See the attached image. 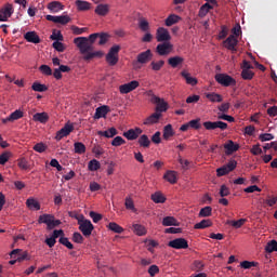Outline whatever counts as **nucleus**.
I'll list each match as a JSON object with an SVG mask.
<instances>
[{"label": "nucleus", "mask_w": 277, "mask_h": 277, "mask_svg": "<svg viewBox=\"0 0 277 277\" xmlns=\"http://www.w3.org/2000/svg\"><path fill=\"white\" fill-rule=\"evenodd\" d=\"M96 38H98V32L92 34L87 37H77L74 39V43L79 48V51L83 56L85 62H90V60H94V57H103V51H94V42H96Z\"/></svg>", "instance_id": "f257e3e1"}, {"label": "nucleus", "mask_w": 277, "mask_h": 277, "mask_svg": "<svg viewBox=\"0 0 277 277\" xmlns=\"http://www.w3.org/2000/svg\"><path fill=\"white\" fill-rule=\"evenodd\" d=\"M39 224H47L48 230H53V228H57L62 221L55 220V216L52 214H42L38 219Z\"/></svg>", "instance_id": "f03ea898"}, {"label": "nucleus", "mask_w": 277, "mask_h": 277, "mask_svg": "<svg viewBox=\"0 0 277 277\" xmlns=\"http://www.w3.org/2000/svg\"><path fill=\"white\" fill-rule=\"evenodd\" d=\"M214 79L216 82L220 83V85H224V88H230V85H237V80H235V78L230 77L227 74H216L214 76Z\"/></svg>", "instance_id": "7ed1b4c3"}, {"label": "nucleus", "mask_w": 277, "mask_h": 277, "mask_svg": "<svg viewBox=\"0 0 277 277\" xmlns=\"http://www.w3.org/2000/svg\"><path fill=\"white\" fill-rule=\"evenodd\" d=\"M118 53H120V45L115 44L113 45L108 53L106 54V62L107 64H109L110 66H116V64H118Z\"/></svg>", "instance_id": "20e7f679"}, {"label": "nucleus", "mask_w": 277, "mask_h": 277, "mask_svg": "<svg viewBox=\"0 0 277 277\" xmlns=\"http://www.w3.org/2000/svg\"><path fill=\"white\" fill-rule=\"evenodd\" d=\"M153 60V51L150 49L141 52L136 56V61L133 62L134 68H140L137 64H148Z\"/></svg>", "instance_id": "39448f33"}, {"label": "nucleus", "mask_w": 277, "mask_h": 277, "mask_svg": "<svg viewBox=\"0 0 277 277\" xmlns=\"http://www.w3.org/2000/svg\"><path fill=\"white\" fill-rule=\"evenodd\" d=\"M150 103H154V105H157L156 113L163 114V111H168V102H166V100L157 95H151Z\"/></svg>", "instance_id": "423d86ee"}, {"label": "nucleus", "mask_w": 277, "mask_h": 277, "mask_svg": "<svg viewBox=\"0 0 277 277\" xmlns=\"http://www.w3.org/2000/svg\"><path fill=\"white\" fill-rule=\"evenodd\" d=\"M203 127L207 131H215V129L226 131V129H228V123L224 121H205Z\"/></svg>", "instance_id": "0eeeda50"}, {"label": "nucleus", "mask_w": 277, "mask_h": 277, "mask_svg": "<svg viewBox=\"0 0 277 277\" xmlns=\"http://www.w3.org/2000/svg\"><path fill=\"white\" fill-rule=\"evenodd\" d=\"M79 230H81L84 237H90L92 235V230H94V225L92 224L91 220H87L85 217L78 223Z\"/></svg>", "instance_id": "6e6552de"}, {"label": "nucleus", "mask_w": 277, "mask_h": 277, "mask_svg": "<svg viewBox=\"0 0 277 277\" xmlns=\"http://www.w3.org/2000/svg\"><path fill=\"white\" fill-rule=\"evenodd\" d=\"M168 246L174 250H187V248H189V243L185 238H175L170 240Z\"/></svg>", "instance_id": "1a4fd4ad"}, {"label": "nucleus", "mask_w": 277, "mask_h": 277, "mask_svg": "<svg viewBox=\"0 0 277 277\" xmlns=\"http://www.w3.org/2000/svg\"><path fill=\"white\" fill-rule=\"evenodd\" d=\"M239 44V40L235 35H229L227 39L223 41V47L227 49V51H232V53H235L237 51V45Z\"/></svg>", "instance_id": "9d476101"}, {"label": "nucleus", "mask_w": 277, "mask_h": 277, "mask_svg": "<svg viewBox=\"0 0 277 277\" xmlns=\"http://www.w3.org/2000/svg\"><path fill=\"white\" fill-rule=\"evenodd\" d=\"M14 14V6L11 3H6L0 9V23H5Z\"/></svg>", "instance_id": "9b49d317"}, {"label": "nucleus", "mask_w": 277, "mask_h": 277, "mask_svg": "<svg viewBox=\"0 0 277 277\" xmlns=\"http://www.w3.org/2000/svg\"><path fill=\"white\" fill-rule=\"evenodd\" d=\"M173 49H174V45H172V43L162 42L156 47V52L158 53V55L166 56V55H170Z\"/></svg>", "instance_id": "f8f14e48"}, {"label": "nucleus", "mask_w": 277, "mask_h": 277, "mask_svg": "<svg viewBox=\"0 0 277 277\" xmlns=\"http://www.w3.org/2000/svg\"><path fill=\"white\" fill-rule=\"evenodd\" d=\"M72 131H75V126L66 123L60 131L56 132L55 140L60 142L61 140H64V137H68V134L72 133Z\"/></svg>", "instance_id": "ddd939ff"}, {"label": "nucleus", "mask_w": 277, "mask_h": 277, "mask_svg": "<svg viewBox=\"0 0 277 277\" xmlns=\"http://www.w3.org/2000/svg\"><path fill=\"white\" fill-rule=\"evenodd\" d=\"M156 40L157 42H170L172 37L170 36V31L163 27H159L156 31Z\"/></svg>", "instance_id": "4468645a"}, {"label": "nucleus", "mask_w": 277, "mask_h": 277, "mask_svg": "<svg viewBox=\"0 0 277 277\" xmlns=\"http://www.w3.org/2000/svg\"><path fill=\"white\" fill-rule=\"evenodd\" d=\"M136 88H140V82L137 80H132L131 82L121 84L119 87V92L120 94H129V92H133Z\"/></svg>", "instance_id": "2eb2a0df"}, {"label": "nucleus", "mask_w": 277, "mask_h": 277, "mask_svg": "<svg viewBox=\"0 0 277 277\" xmlns=\"http://www.w3.org/2000/svg\"><path fill=\"white\" fill-rule=\"evenodd\" d=\"M45 18L51 23H58L60 25H68L70 23V16L68 15H47Z\"/></svg>", "instance_id": "dca6fc26"}, {"label": "nucleus", "mask_w": 277, "mask_h": 277, "mask_svg": "<svg viewBox=\"0 0 277 277\" xmlns=\"http://www.w3.org/2000/svg\"><path fill=\"white\" fill-rule=\"evenodd\" d=\"M111 111L109 106L103 105L95 109V114L93 116L94 120H101V118H105V116L108 115V113Z\"/></svg>", "instance_id": "f3484780"}, {"label": "nucleus", "mask_w": 277, "mask_h": 277, "mask_svg": "<svg viewBox=\"0 0 277 277\" xmlns=\"http://www.w3.org/2000/svg\"><path fill=\"white\" fill-rule=\"evenodd\" d=\"M143 131L140 128L130 129L127 132H123V137H127V140L133 141L137 140L140 135H142Z\"/></svg>", "instance_id": "a211bd4d"}, {"label": "nucleus", "mask_w": 277, "mask_h": 277, "mask_svg": "<svg viewBox=\"0 0 277 277\" xmlns=\"http://www.w3.org/2000/svg\"><path fill=\"white\" fill-rule=\"evenodd\" d=\"M24 38L27 42L32 44H40V36L36 31H28L24 35Z\"/></svg>", "instance_id": "6ab92c4d"}, {"label": "nucleus", "mask_w": 277, "mask_h": 277, "mask_svg": "<svg viewBox=\"0 0 277 277\" xmlns=\"http://www.w3.org/2000/svg\"><path fill=\"white\" fill-rule=\"evenodd\" d=\"M161 119V113H154L151 114L149 117H147L143 124L145 126H150V124H157V122H159V120Z\"/></svg>", "instance_id": "aec40b11"}, {"label": "nucleus", "mask_w": 277, "mask_h": 277, "mask_svg": "<svg viewBox=\"0 0 277 277\" xmlns=\"http://www.w3.org/2000/svg\"><path fill=\"white\" fill-rule=\"evenodd\" d=\"M224 148L226 150V155H233V153H237V150H239V144H235V142L229 140L224 144Z\"/></svg>", "instance_id": "412c9836"}, {"label": "nucleus", "mask_w": 277, "mask_h": 277, "mask_svg": "<svg viewBox=\"0 0 277 277\" xmlns=\"http://www.w3.org/2000/svg\"><path fill=\"white\" fill-rule=\"evenodd\" d=\"M109 4H97L95 8V14H97V16H107V14H109Z\"/></svg>", "instance_id": "4be33fe9"}, {"label": "nucleus", "mask_w": 277, "mask_h": 277, "mask_svg": "<svg viewBox=\"0 0 277 277\" xmlns=\"http://www.w3.org/2000/svg\"><path fill=\"white\" fill-rule=\"evenodd\" d=\"M184 62L185 58H183L182 56H173L168 58V64L169 66H171V68H179V66H181V64H183Z\"/></svg>", "instance_id": "5701e85b"}, {"label": "nucleus", "mask_w": 277, "mask_h": 277, "mask_svg": "<svg viewBox=\"0 0 277 277\" xmlns=\"http://www.w3.org/2000/svg\"><path fill=\"white\" fill-rule=\"evenodd\" d=\"M32 120L35 122H41V124H47V122H49V114H47V113H36L32 116Z\"/></svg>", "instance_id": "b1692460"}, {"label": "nucleus", "mask_w": 277, "mask_h": 277, "mask_svg": "<svg viewBox=\"0 0 277 277\" xmlns=\"http://www.w3.org/2000/svg\"><path fill=\"white\" fill-rule=\"evenodd\" d=\"M277 203V196L267 195L265 199H262V207L267 209V207H274Z\"/></svg>", "instance_id": "393cba45"}, {"label": "nucleus", "mask_w": 277, "mask_h": 277, "mask_svg": "<svg viewBox=\"0 0 277 277\" xmlns=\"http://www.w3.org/2000/svg\"><path fill=\"white\" fill-rule=\"evenodd\" d=\"M181 77H183L188 85H198V79L192 77L186 70L181 71Z\"/></svg>", "instance_id": "a878e982"}, {"label": "nucleus", "mask_w": 277, "mask_h": 277, "mask_svg": "<svg viewBox=\"0 0 277 277\" xmlns=\"http://www.w3.org/2000/svg\"><path fill=\"white\" fill-rule=\"evenodd\" d=\"M164 181H168V183H171V185H175V183L179 181L176 177V171L169 170L163 175Z\"/></svg>", "instance_id": "bb28decb"}, {"label": "nucleus", "mask_w": 277, "mask_h": 277, "mask_svg": "<svg viewBox=\"0 0 277 277\" xmlns=\"http://www.w3.org/2000/svg\"><path fill=\"white\" fill-rule=\"evenodd\" d=\"M98 135H101L102 137H116V135H118V130L116 128H109L108 130L105 131H98L97 132Z\"/></svg>", "instance_id": "cd10ccee"}, {"label": "nucleus", "mask_w": 277, "mask_h": 277, "mask_svg": "<svg viewBox=\"0 0 277 277\" xmlns=\"http://www.w3.org/2000/svg\"><path fill=\"white\" fill-rule=\"evenodd\" d=\"M48 10H50V12H62V10H64V5H62V2L60 1H52L48 4Z\"/></svg>", "instance_id": "c85d7f7f"}, {"label": "nucleus", "mask_w": 277, "mask_h": 277, "mask_svg": "<svg viewBox=\"0 0 277 277\" xmlns=\"http://www.w3.org/2000/svg\"><path fill=\"white\" fill-rule=\"evenodd\" d=\"M179 21H181V16L176 15V14H171L169 15L166 21H164V25L167 27H172V25H176V23H179Z\"/></svg>", "instance_id": "c756f323"}, {"label": "nucleus", "mask_w": 277, "mask_h": 277, "mask_svg": "<svg viewBox=\"0 0 277 277\" xmlns=\"http://www.w3.org/2000/svg\"><path fill=\"white\" fill-rule=\"evenodd\" d=\"M211 226H213V222H211V220L207 219V220H202V221L199 222V223H196V224L194 225V228H195L196 230H200V229L209 228V227H211Z\"/></svg>", "instance_id": "7c9ffc66"}, {"label": "nucleus", "mask_w": 277, "mask_h": 277, "mask_svg": "<svg viewBox=\"0 0 277 277\" xmlns=\"http://www.w3.org/2000/svg\"><path fill=\"white\" fill-rule=\"evenodd\" d=\"M206 98H209L211 103H222L224 101V97L215 92L207 93Z\"/></svg>", "instance_id": "2f4dec72"}, {"label": "nucleus", "mask_w": 277, "mask_h": 277, "mask_svg": "<svg viewBox=\"0 0 277 277\" xmlns=\"http://www.w3.org/2000/svg\"><path fill=\"white\" fill-rule=\"evenodd\" d=\"M26 206L31 211H40V202L36 201V199H34V198H28L26 200Z\"/></svg>", "instance_id": "473e14b6"}, {"label": "nucleus", "mask_w": 277, "mask_h": 277, "mask_svg": "<svg viewBox=\"0 0 277 277\" xmlns=\"http://www.w3.org/2000/svg\"><path fill=\"white\" fill-rule=\"evenodd\" d=\"M76 8L80 11V12H85L88 10H90L91 4L88 1H83V0H76Z\"/></svg>", "instance_id": "72a5a7b5"}, {"label": "nucleus", "mask_w": 277, "mask_h": 277, "mask_svg": "<svg viewBox=\"0 0 277 277\" xmlns=\"http://www.w3.org/2000/svg\"><path fill=\"white\" fill-rule=\"evenodd\" d=\"M213 10V5H211L209 2H206L201 8L199 9V17L205 18L207 14H209V11Z\"/></svg>", "instance_id": "f704fd0d"}, {"label": "nucleus", "mask_w": 277, "mask_h": 277, "mask_svg": "<svg viewBox=\"0 0 277 277\" xmlns=\"http://www.w3.org/2000/svg\"><path fill=\"white\" fill-rule=\"evenodd\" d=\"M149 66L151 70H154V72H159V70H161L163 66H166V61L163 60H160L157 62L153 61Z\"/></svg>", "instance_id": "c9c22d12"}, {"label": "nucleus", "mask_w": 277, "mask_h": 277, "mask_svg": "<svg viewBox=\"0 0 277 277\" xmlns=\"http://www.w3.org/2000/svg\"><path fill=\"white\" fill-rule=\"evenodd\" d=\"M162 226H179V221L174 216H166L162 220Z\"/></svg>", "instance_id": "e433bc0d"}, {"label": "nucleus", "mask_w": 277, "mask_h": 277, "mask_svg": "<svg viewBox=\"0 0 277 277\" xmlns=\"http://www.w3.org/2000/svg\"><path fill=\"white\" fill-rule=\"evenodd\" d=\"M23 116H25L23 110L16 109L15 111H13L10 115V117H8V120H10V122H14L15 120H21V118H23Z\"/></svg>", "instance_id": "4c0bfd02"}, {"label": "nucleus", "mask_w": 277, "mask_h": 277, "mask_svg": "<svg viewBox=\"0 0 277 277\" xmlns=\"http://www.w3.org/2000/svg\"><path fill=\"white\" fill-rule=\"evenodd\" d=\"M153 202H156V205H163L166 202V197L161 193H155L151 195Z\"/></svg>", "instance_id": "58836bf2"}, {"label": "nucleus", "mask_w": 277, "mask_h": 277, "mask_svg": "<svg viewBox=\"0 0 277 277\" xmlns=\"http://www.w3.org/2000/svg\"><path fill=\"white\" fill-rule=\"evenodd\" d=\"M138 144L142 148H148L150 146V138H148V135L143 134L138 138Z\"/></svg>", "instance_id": "ea45409f"}, {"label": "nucleus", "mask_w": 277, "mask_h": 277, "mask_svg": "<svg viewBox=\"0 0 277 277\" xmlns=\"http://www.w3.org/2000/svg\"><path fill=\"white\" fill-rule=\"evenodd\" d=\"M213 213V208L211 206H206L199 211V217H211Z\"/></svg>", "instance_id": "a19ab883"}, {"label": "nucleus", "mask_w": 277, "mask_h": 277, "mask_svg": "<svg viewBox=\"0 0 277 277\" xmlns=\"http://www.w3.org/2000/svg\"><path fill=\"white\" fill-rule=\"evenodd\" d=\"M88 169L90 170V172H96V170H101V162L96 159L90 160Z\"/></svg>", "instance_id": "79ce46f5"}, {"label": "nucleus", "mask_w": 277, "mask_h": 277, "mask_svg": "<svg viewBox=\"0 0 277 277\" xmlns=\"http://www.w3.org/2000/svg\"><path fill=\"white\" fill-rule=\"evenodd\" d=\"M74 150L76 155H83L85 153V145L81 142H76L74 144Z\"/></svg>", "instance_id": "37998d69"}, {"label": "nucleus", "mask_w": 277, "mask_h": 277, "mask_svg": "<svg viewBox=\"0 0 277 277\" xmlns=\"http://www.w3.org/2000/svg\"><path fill=\"white\" fill-rule=\"evenodd\" d=\"M174 135V130L172 129V124H167L163 129V140H170Z\"/></svg>", "instance_id": "c03bdc74"}, {"label": "nucleus", "mask_w": 277, "mask_h": 277, "mask_svg": "<svg viewBox=\"0 0 277 277\" xmlns=\"http://www.w3.org/2000/svg\"><path fill=\"white\" fill-rule=\"evenodd\" d=\"M31 90H34V92H47L49 88L40 82H34L31 85Z\"/></svg>", "instance_id": "a18cd8bd"}, {"label": "nucleus", "mask_w": 277, "mask_h": 277, "mask_svg": "<svg viewBox=\"0 0 277 277\" xmlns=\"http://www.w3.org/2000/svg\"><path fill=\"white\" fill-rule=\"evenodd\" d=\"M240 267H241L242 269H252V267H259V262H254V261H252V262H250V261H242V262L240 263Z\"/></svg>", "instance_id": "49530a36"}, {"label": "nucleus", "mask_w": 277, "mask_h": 277, "mask_svg": "<svg viewBox=\"0 0 277 277\" xmlns=\"http://www.w3.org/2000/svg\"><path fill=\"white\" fill-rule=\"evenodd\" d=\"M138 28L141 29V31L148 32L150 31V24L145 18H142L138 22Z\"/></svg>", "instance_id": "de8ad7c7"}, {"label": "nucleus", "mask_w": 277, "mask_h": 277, "mask_svg": "<svg viewBox=\"0 0 277 277\" xmlns=\"http://www.w3.org/2000/svg\"><path fill=\"white\" fill-rule=\"evenodd\" d=\"M108 228L109 230H113V233H117V234H121V233H124V228H122V226L118 225L117 223H109L108 224Z\"/></svg>", "instance_id": "09e8293b"}, {"label": "nucleus", "mask_w": 277, "mask_h": 277, "mask_svg": "<svg viewBox=\"0 0 277 277\" xmlns=\"http://www.w3.org/2000/svg\"><path fill=\"white\" fill-rule=\"evenodd\" d=\"M241 77L245 79V81H250L254 78V71L251 69H242Z\"/></svg>", "instance_id": "8fccbe9b"}, {"label": "nucleus", "mask_w": 277, "mask_h": 277, "mask_svg": "<svg viewBox=\"0 0 277 277\" xmlns=\"http://www.w3.org/2000/svg\"><path fill=\"white\" fill-rule=\"evenodd\" d=\"M133 229H134V233H136V235H138V237L146 235V227H144L141 224H134Z\"/></svg>", "instance_id": "3c124183"}, {"label": "nucleus", "mask_w": 277, "mask_h": 277, "mask_svg": "<svg viewBox=\"0 0 277 277\" xmlns=\"http://www.w3.org/2000/svg\"><path fill=\"white\" fill-rule=\"evenodd\" d=\"M265 250L268 253L277 252V241L276 240H271L269 242H267V245L265 247Z\"/></svg>", "instance_id": "603ef678"}, {"label": "nucleus", "mask_w": 277, "mask_h": 277, "mask_svg": "<svg viewBox=\"0 0 277 277\" xmlns=\"http://www.w3.org/2000/svg\"><path fill=\"white\" fill-rule=\"evenodd\" d=\"M39 70L42 75H45V77H51V75H53V69H51L49 65H41Z\"/></svg>", "instance_id": "864d4df0"}, {"label": "nucleus", "mask_w": 277, "mask_h": 277, "mask_svg": "<svg viewBox=\"0 0 277 277\" xmlns=\"http://www.w3.org/2000/svg\"><path fill=\"white\" fill-rule=\"evenodd\" d=\"M98 38H100L98 44L101 47H103V44H107V42L109 40V34H107V32H98Z\"/></svg>", "instance_id": "5fc2aeb1"}, {"label": "nucleus", "mask_w": 277, "mask_h": 277, "mask_svg": "<svg viewBox=\"0 0 277 277\" xmlns=\"http://www.w3.org/2000/svg\"><path fill=\"white\" fill-rule=\"evenodd\" d=\"M124 207H126V209H128L129 211L135 212V203L133 202V199H131V197H127V198H126Z\"/></svg>", "instance_id": "6e6d98bb"}, {"label": "nucleus", "mask_w": 277, "mask_h": 277, "mask_svg": "<svg viewBox=\"0 0 277 277\" xmlns=\"http://www.w3.org/2000/svg\"><path fill=\"white\" fill-rule=\"evenodd\" d=\"M246 219H239L238 221H229L228 224L233 226L234 228H241L246 224Z\"/></svg>", "instance_id": "4d7b16f0"}, {"label": "nucleus", "mask_w": 277, "mask_h": 277, "mask_svg": "<svg viewBox=\"0 0 277 277\" xmlns=\"http://www.w3.org/2000/svg\"><path fill=\"white\" fill-rule=\"evenodd\" d=\"M53 49L57 51L58 53H64L66 51V47L61 41H54L52 44Z\"/></svg>", "instance_id": "13d9d810"}, {"label": "nucleus", "mask_w": 277, "mask_h": 277, "mask_svg": "<svg viewBox=\"0 0 277 277\" xmlns=\"http://www.w3.org/2000/svg\"><path fill=\"white\" fill-rule=\"evenodd\" d=\"M127 144V141H124V138H122V136H116L113 141H111V146H122Z\"/></svg>", "instance_id": "bf43d9fd"}, {"label": "nucleus", "mask_w": 277, "mask_h": 277, "mask_svg": "<svg viewBox=\"0 0 277 277\" xmlns=\"http://www.w3.org/2000/svg\"><path fill=\"white\" fill-rule=\"evenodd\" d=\"M17 166L21 168V170H29V162L25 158L18 159Z\"/></svg>", "instance_id": "052dcab7"}, {"label": "nucleus", "mask_w": 277, "mask_h": 277, "mask_svg": "<svg viewBox=\"0 0 277 277\" xmlns=\"http://www.w3.org/2000/svg\"><path fill=\"white\" fill-rule=\"evenodd\" d=\"M58 242L62 245V246H65V248H68V250H72L75 248L74 245H71L69 241H68V238L67 237H61Z\"/></svg>", "instance_id": "680f3d73"}, {"label": "nucleus", "mask_w": 277, "mask_h": 277, "mask_svg": "<svg viewBox=\"0 0 277 277\" xmlns=\"http://www.w3.org/2000/svg\"><path fill=\"white\" fill-rule=\"evenodd\" d=\"M274 140V134L272 133H264L259 135L260 142H272Z\"/></svg>", "instance_id": "e2e57ef3"}, {"label": "nucleus", "mask_w": 277, "mask_h": 277, "mask_svg": "<svg viewBox=\"0 0 277 277\" xmlns=\"http://www.w3.org/2000/svg\"><path fill=\"white\" fill-rule=\"evenodd\" d=\"M89 215L93 220L94 224H98V222H101V220H103V214H98L94 211H91L89 213Z\"/></svg>", "instance_id": "0e129e2a"}, {"label": "nucleus", "mask_w": 277, "mask_h": 277, "mask_svg": "<svg viewBox=\"0 0 277 277\" xmlns=\"http://www.w3.org/2000/svg\"><path fill=\"white\" fill-rule=\"evenodd\" d=\"M92 153L95 154V157L98 159V157H101V155H104L105 154V149H103L101 147V145H95L93 148H92Z\"/></svg>", "instance_id": "69168bd1"}, {"label": "nucleus", "mask_w": 277, "mask_h": 277, "mask_svg": "<svg viewBox=\"0 0 277 277\" xmlns=\"http://www.w3.org/2000/svg\"><path fill=\"white\" fill-rule=\"evenodd\" d=\"M190 129H195L196 131H198V129H200L201 124H200V118L197 119H193L188 122Z\"/></svg>", "instance_id": "338daca9"}, {"label": "nucleus", "mask_w": 277, "mask_h": 277, "mask_svg": "<svg viewBox=\"0 0 277 277\" xmlns=\"http://www.w3.org/2000/svg\"><path fill=\"white\" fill-rule=\"evenodd\" d=\"M32 149L36 151V153H44L47 150V145L44 143H37Z\"/></svg>", "instance_id": "774afa93"}]
</instances>
